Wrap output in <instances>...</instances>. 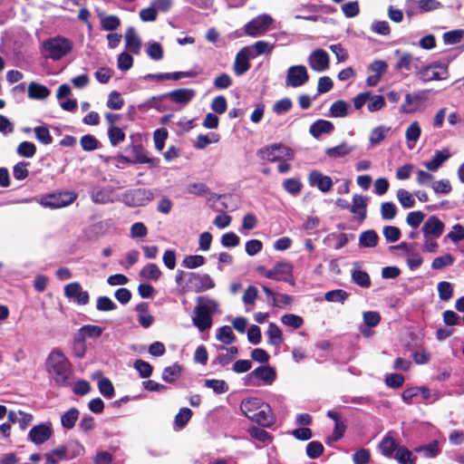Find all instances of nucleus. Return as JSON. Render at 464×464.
Here are the masks:
<instances>
[{
  "label": "nucleus",
  "mask_w": 464,
  "mask_h": 464,
  "mask_svg": "<svg viewBox=\"0 0 464 464\" xmlns=\"http://www.w3.org/2000/svg\"><path fill=\"white\" fill-rule=\"evenodd\" d=\"M425 92H418L413 93H407L405 95L404 102L401 105L399 111L401 113L411 114L417 111L421 102L425 100Z\"/></svg>",
  "instance_id": "nucleus-16"
},
{
  "label": "nucleus",
  "mask_w": 464,
  "mask_h": 464,
  "mask_svg": "<svg viewBox=\"0 0 464 464\" xmlns=\"http://www.w3.org/2000/svg\"><path fill=\"white\" fill-rule=\"evenodd\" d=\"M397 198L403 208H409L414 207L415 205V199L412 198L411 194L406 189H399L397 192Z\"/></svg>",
  "instance_id": "nucleus-61"
},
{
  "label": "nucleus",
  "mask_w": 464,
  "mask_h": 464,
  "mask_svg": "<svg viewBox=\"0 0 464 464\" xmlns=\"http://www.w3.org/2000/svg\"><path fill=\"white\" fill-rule=\"evenodd\" d=\"M50 90L43 84L32 82L28 86V97L34 100H44L50 95Z\"/></svg>",
  "instance_id": "nucleus-29"
},
{
  "label": "nucleus",
  "mask_w": 464,
  "mask_h": 464,
  "mask_svg": "<svg viewBox=\"0 0 464 464\" xmlns=\"http://www.w3.org/2000/svg\"><path fill=\"white\" fill-rule=\"evenodd\" d=\"M266 335L268 337V343L274 346H279L283 342L282 332L279 327L274 324L270 323L268 325V329L266 331Z\"/></svg>",
  "instance_id": "nucleus-35"
},
{
  "label": "nucleus",
  "mask_w": 464,
  "mask_h": 464,
  "mask_svg": "<svg viewBox=\"0 0 464 464\" xmlns=\"http://www.w3.org/2000/svg\"><path fill=\"white\" fill-rule=\"evenodd\" d=\"M256 154L260 160L267 162L281 161L283 159H294L293 150L282 143H274L265 146L259 149Z\"/></svg>",
  "instance_id": "nucleus-6"
},
{
  "label": "nucleus",
  "mask_w": 464,
  "mask_h": 464,
  "mask_svg": "<svg viewBox=\"0 0 464 464\" xmlns=\"http://www.w3.org/2000/svg\"><path fill=\"white\" fill-rule=\"evenodd\" d=\"M379 236L373 229H369L361 233L359 237V246L362 247L372 248L378 245Z\"/></svg>",
  "instance_id": "nucleus-30"
},
{
  "label": "nucleus",
  "mask_w": 464,
  "mask_h": 464,
  "mask_svg": "<svg viewBox=\"0 0 464 464\" xmlns=\"http://www.w3.org/2000/svg\"><path fill=\"white\" fill-rule=\"evenodd\" d=\"M79 419V411L76 408H71L61 417V423L66 430H72Z\"/></svg>",
  "instance_id": "nucleus-34"
},
{
  "label": "nucleus",
  "mask_w": 464,
  "mask_h": 464,
  "mask_svg": "<svg viewBox=\"0 0 464 464\" xmlns=\"http://www.w3.org/2000/svg\"><path fill=\"white\" fill-rule=\"evenodd\" d=\"M103 333V328L99 325L87 324L83 325L79 330V336L82 339L92 338L95 339L100 337Z\"/></svg>",
  "instance_id": "nucleus-36"
},
{
  "label": "nucleus",
  "mask_w": 464,
  "mask_h": 464,
  "mask_svg": "<svg viewBox=\"0 0 464 464\" xmlns=\"http://www.w3.org/2000/svg\"><path fill=\"white\" fill-rule=\"evenodd\" d=\"M205 386L218 394H223L228 391V385L223 380H205Z\"/></svg>",
  "instance_id": "nucleus-52"
},
{
  "label": "nucleus",
  "mask_w": 464,
  "mask_h": 464,
  "mask_svg": "<svg viewBox=\"0 0 464 464\" xmlns=\"http://www.w3.org/2000/svg\"><path fill=\"white\" fill-rule=\"evenodd\" d=\"M327 416L333 420H334L335 423L331 440H338L344 435L346 426L344 422L342 420L341 415L337 411H328Z\"/></svg>",
  "instance_id": "nucleus-26"
},
{
  "label": "nucleus",
  "mask_w": 464,
  "mask_h": 464,
  "mask_svg": "<svg viewBox=\"0 0 464 464\" xmlns=\"http://www.w3.org/2000/svg\"><path fill=\"white\" fill-rule=\"evenodd\" d=\"M107 107L111 110H121L124 105V100L117 91H112L109 94V98L106 103Z\"/></svg>",
  "instance_id": "nucleus-55"
},
{
  "label": "nucleus",
  "mask_w": 464,
  "mask_h": 464,
  "mask_svg": "<svg viewBox=\"0 0 464 464\" xmlns=\"http://www.w3.org/2000/svg\"><path fill=\"white\" fill-rule=\"evenodd\" d=\"M108 137L112 146H117L125 140L124 131L117 126H110L108 129Z\"/></svg>",
  "instance_id": "nucleus-41"
},
{
  "label": "nucleus",
  "mask_w": 464,
  "mask_h": 464,
  "mask_svg": "<svg viewBox=\"0 0 464 464\" xmlns=\"http://www.w3.org/2000/svg\"><path fill=\"white\" fill-rule=\"evenodd\" d=\"M218 350L220 351H226L227 353H219L216 358V362H218L219 364L225 366L232 362V360L237 356L238 353V349L236 346H231L229 348H226L223 345H220Z\"/></svg>",
  "instance_id": "nucleus-31"
},
{
  "label": "nucleus",
  "mask_w": 464,
  "mask_h": 464,
  "mask_svg": "<svg viewBox=\"0 0 464 464\" xmlns=\"http://www.w3.org/2000/svg\"><path fill=\"white\" fill-rule=\"evenodd\" d=\"M414 58L410 53H403L400 54L399 60L395 64V69L398 71L406 70L410 71L411 69V63Z\"/></svg>",
  "instance_id": "nucleus-59"
},
{
  "label": "nucleus",
  "mask_w": 464,
  "mask_h": 464,
  "mask_svg": "<svg viewBox=\"0 0 464 464\" xmlns=\"http://www.w3.org/2000/svg\"><path fill=\"white\" fill-rule=\"evenodd\" d=\"M29 162L20 161L16 163L13 168L14 178L17 180H24L29 175L28 166Z\"/></svg>",
  "instance_id": "nucleus-50"
},
{
  "label": "nucleus",
  "mask_w": 464,
  "mask_h": 464,
  "mask_svg": "<svg viewBox=\"0 0 464 464\" xmlns=\"http://www.w3.org/2000/svg\"><path fill=\"white\" fill-rule=\"evenodd\" d=\"M77 198L73 191H57L42 195L37 202L44 208H61L71 205Z\"/></svg>",
  "instance_id": "nucleus-7"
},
{
  "label": "nucleus",
  "mask_w": 464,
  "mask_h": 464,
  "mask_svg": "<svg viewBox=\"0 0 464 464\" xmlns=\"http://www.w3.org/2000/svg\"><path fill=\"white\" fill-rule=\"evenodd\" d=\"M309 80V74L305 66L293 65L288 68L285 85L290 87H300L306 83Z\"/></svg>",
  "instance_id": "nucleus-12"
},
{
  "label": "nucleus",
  "mask_w": 464,
  "mask_h": 464,
  "mask_svg": "<svg viewBox=\"0 0 464 464\" xmlns=\"http://www.w3.org/2000/svg\"><path fill=\"white\" fill-rule=\"evenodd\" d=\"M454 263V257L450 254H445L443 256H437L431 263L433 269H442L448 266H451Z\"/></svg>",
  "instance_id": "nucleus-54"
},
{
  "label": "nucleus",
  "mask_w": 464,
  "mask_h": 464,
  "mask_svg": "<svg viewBox=\"0 0 464 464\" xmlns=\"http://www.w3.org/2000/svg\"><path fill=\"white\" fill-rule=\"evenodd\" d=\"M464 36L463 29H456L448 31L443 34V41L447 44H459Z\"/></svg>",
  "instance_id": "nucleus-47"
},
{
  "label": "nucleus",
  "mask_w": 464,
  "mask_h": 464,
  "mask_svg": "<svg viewBox=\"0 0 464 464\" xmlns=\"http://www.w3.org/2000/svg\"><path fill=\"white\" fill-rule=\"evenodd\" d=\"M415 451L422 453L425 458H434L440 452V449L439 447V442L434 440L428 445L416 448Z\"/></svg>",
  "instance_id": "nucleus-40"
},
{
  "label": "nucleus",
  "mask_w": 464,
  "mask_h": 464,
  "mask_svg": "<svg viewBox=\"0 0 464 464\" xmlns=\"http://www.w3.org/2000/svg\"><path fill=\"white\" fill-rule=\"evenodd\" d=\"M329 55L323 49H316L308 57L309 66L315 72H324L329 68Z\"/></svg>",
  "instance_id": "nucleus-14"
},
{
  "label": "nucleus",
  "mask_w": 464,
  "mask_h": 464,
  "mask_svg": "<svg viewBox=\"0 0 464 464\" xmlns=\"http://www.w3.org/2000/svg\"><path fill=\"white\" fill-rule=\"evenodd\" d=\"M351 211L358 216V218L362 221L367 216V203L364 197L354 195L353 197V205Z\"/></svg>",
  "instance_id": "nucleus-27"
},
{
  "label": "nucleus",
  "mask_w": 464,
  "mask_h": 464,
  "mask_svg": "<svg viewBox=\"0 0 464 464\" xmlns=\"http://www.w3.org/2000/svg\"><path fill=\"white\" fill-rule=\"evenodd\" d=\"M447 237L454 244L464 239V227L461 224H455L452 230L448 233Z\"/></svg>",
  "instance_id": "nucleus-64"
},
{
  "label": "nucleus",
  "mask_w": 464,
  "mask_h": 464,
  "mask_svg": "<svg viewBox=\"0 0 464 464\" xmlns=\"http://www.w3.org/2000/svg\"><path fill=\"white\" fill-rule=\"evenodd\" d=\"M381 215L384 220H392L397 215V208L392 202H383L381 206Z\"/></svg>",
  "instance_id": "nucleus-58"
},
{
  "label": "nucleus",
  "mask_w": 464,
  "mask_h": 464,
  "mask_svg": "<svg viewBox=\"0 0 464 464\" xmlns=\"http://www.w3.org/2000/svg\"><path fill=\"white\" fill-rule=\"evenodd\" d=\"M73 43L64 36L51 37L44 41V56L53 61H59L72 52Z\"/></svg>",
  "instance_id": "nucleus-5"
},
{
  "label": "nucleus",
  "mask_w": 464,
  "mask_h": 464,
  "mask_svg": "<svg viewBox=\"0 0 464 464\" xmlns=\"http://www.w3.org/2000/svg\"><path fill=\"white\" fill-rule=\"evenodd\" d=\"M348 103L343 100L334 102L330 107V116L334 118H343L348 115Z\"/></svg>",
  "instance_id": "nucleus-39"
},
{
  "label": "nucleus",
  "mask_w": 464,
  "mask_h": 464,
  "mask_svg": "<svg viewBox=\"0 0 464 464\" xmlns=\"http://www.w3.org/2000/svg\"><path fill=\"white\" fill-rule=\"evenodd\" d=\"M250 50L251 58H255L258 55L270 53L274 45L266 41H257L252 46H248Z\"/></svg>",
  "instance_id": "nucleus-33"
},
{
  "label": "nucleus",
  "mask_w": 464,
  "mask_h": 464,
  "mask_svg": "<svg viewBox=\"0 0 464 464\" xmlns=\"http://www.w3.org/2000/svg\"><path fill=\"white\" fill-rule=\"evenodd\" d=\"M80 144L83 150L92 151L99 148V140L91 134L83 135L80 140Z\"/></svg>",
  "instance_id": "nucleus-49"
},
{
  "label": "nucleus",
  "mask_w": 464,
  "mask_h": 464,
  "mask_svg": "<svg viewBox=\"0 0 464 464\" xmlns=\"http://www.w3.org/2000/svg\"><path fill=\"white\" fill-rule=\"evenodd\" d=\"M353 282L361 287L367 288L371 285V279L365 271L356 269L352 273Z\"/></svg>",
  "instance_id": "nucleus-43"
},
{
  "label": "nucleus",
  "mask_w": 464,
  "mask_h": 464,
  "mask_svg": "<svg viewBox=\"0 0 464 464\" xmlns=\"http://www.w3.org/2000/svg\"><path fill=\"white\" fill-rule=\"evenodd\" d=\"M100 392L106 398L111 399L114 396V387L107 378H102L98 382Z\"/></svg>",
  "instance_id": "nucleus-57"
},
{
  "label": "nucleus",
  "mask_w": 464,
  "mask_h": 464,
  "mask_svg": "<svg viewBox=\"0 0 464 464\" xmlns=\"http://www.w3.org/2000/svg\"><path fill=\"white\" fill-rule=\"evenodd\" d=\"M130 150L133 159L132 163L136 164H144L148 163L152 166H156L159 163V159L157 158H149L147 156V151L145 148L141 144H130L128 148Z\"/></svg>",
  "instance_id": "nucleus-19"
},
{
  "label": "nucleus",
  "mask_w": 464,
  "mask_h": 464,
  "mask_svg": "<svg viewBox=\"0 0 464 464\" xmlns=\"http://www.w3.org/2000/svg\"><path fill=\"white\" fill-rule=\"evenodd\" d=\"M334 129V124L326 120H317L309 129L310 134L318 139L322 134L330 133Z\"/></svg>",
  "instance_id": "nucleus-25"
},
{
  "label": "nucleus",
  "mask_w": 464,
  "mask_h": 464,
  "mask_svg": "<svg viewBox=\"0 0 464 464\" xmlns=\"http://www.w3.org/2000/svg\"><path fill=\"white\" fill-rule=\"evenodd\" d=\"M293 301L292 296L283 294L281 292H266V302L273 306L278 308H285L291 304Z\"/></svg>",
  "instance_id": "nucleus-22"
},
{
  "label": "nucleus",
  "mask_w": 464,
  "mask_h": 464,
  "mask_svg": "<svg viewBox=\"0 0 464 464\" xmlns=\"http://www.w3.org/2000/svg\"><path fill=\"white\" fill-rule=\"evenodd\" d=\"M400 464H415L416 457L406 447H399L393 456Z\"/></svg>",
  "instance_id": "nucleus-32"
},
{
  "label": "nucleus",
  "mask_w": 464,
  "mask_h": 464,
  "mask_svg": "<svg viewBox=\"0 0 464 464\" xmlns=\"http://www.w3.org/2000/svg\"><path fill=\"white\" fill-rule=\"evenodd\" d=\"M240 410L246 417L263 427H270L275 422L270 406L259 399L251 398L242 401Z\"/></svg>",
  "instance_id": "nucleus-2"
},
{
  "label": "nucleus",
  "mask_w": 464,
  "mask_h": 464,
  "mask_svg": "<svg viewBox=\"0 0 464 464\" xmlns=\"http://www.w3.org/2000/svg\"><path fill=\"white\" fill-rule=\"evenodd\" d=\"M416 74L418 78L423 82L443 81L449 77L448 64L440 62H433L428 65L420 67Z\"/></svg>",
  "instance_id": "nucleus-9"
},
{
  "label": "nucleus",
  "mask_w": 464,
  "mask_h": 464,
  "mask_svg": "<svg viewBox=\"0 0 464 464\" xmlns=\"http://www.w3.org/2000/svg\"><path fill=\"white\" fill-rule=\"evenodd\" d=\"M34 134L36 139L44 145H49L53 142V137L49 129L45 125L37 126L34 128Z\"/></svg>",
  "instance_id": "nucleus-44"
},
{
  "label": "nucleus",
  "mask_w": 464,
  "mask_h": 464,
  "mask_svg": "<svg viewBox=\"0 0 464 464\" xmlns=\"http://www.w3.org/2000/svg\"><path fill=\"white\" fill-rule=\"evenodd\" d=\"M281 322L287 325V326H290L294 329H298L300 328L303 324H304V320L301 316L299 315H295V314H285L281 317Z\"/></svg>",
  "instance_id": "nucleus-62"
},
{
  "label": "nucleus",
  "mask_w": 464,
  "mask_h": 464,
  "mask_svg": "<svg viewBox=\"0 0 464 464\" xmlns=\"http://www.w3.org/2000/svg\"><path fill=\"white\" fill-rule=\"evenodd\" d=\"M444 227V223L437 216H430L423 224L421 231L424 237H432L438 238L443 234Z\"/></svg>",
  "instance_id": "nucleus-15"
},
{
  "label": "nucleus",
  "mask_w": 464,
  "mask_h": 464,
  "mask_svg": "<svg viewBox=\"0 0 464 464\" xmlns=\"http://www.w3.org/2000/svg\"><path fill=\"white\" fill-rule=\"evenodd\" d=\"M16 152L18 153V155H20L21 157H24V158H33L35 153H36V146L31 142V141H22L17 149H16Z\"/></svg>",
  "instance_id": "nucleus-42"
},
{
  "label": "nucleus",
  "mask_w": 464,
  "mask_h": 464,
  "mask_svg": "<svg viewBox=\"0 0 464 464\" xmlns=\"http://www.w3.org/2000/svg\"><path fill=\"white\" fill-rule=\"evenodd\" d=\"M273 19L268 14H261L245 25V32L247 35L257 36L267 31L269 26L272 24Z\"/></svg>",
  "instance_id": "nucleus-11"
},
{
  "label": "nucleus",
  "mask_w": 464,
  "mask_h": 464,
  "mask_svg": "<svg viewBox=\"0 0 464 464\" xmlns=\"http://www.w3.org/2000/svg\"><path fill=\"white\" fill-rule=\"evenodd\" d=\"M259 380H262L266 384H272L276 377V372L274 368L269 365L260 366L255 369L250 374Z\"/></svg>",
  "instance_id": "nucleus-23"
},
{
  "label": "nucleus",
  "mask_w": 464,
  "mask_h": 464,
  "mask_svg": "<svg viewBox=\"0 0 464 464\" xmlns=\"http://www.w3.org/2000/svg\"><path fill=\"white\" fill-rule=\"evenodd\" d=\"M352 150V147H349L346 142H343L335 147L326 149L325 154L331 159H339L348 155Z\"/></svg>",
  "instance_id": "nucleus-37"
},
{
  "label": "nucleus",
  "mask_w": 464,
  "mask_h": 464,
  "mask_svg": "<svg viewBox=\"0 0 464 464\" xmlns=\"http://www.w3.org/2000/svg\"><path fill=\"white\" fill-rule=\"evenodd\" d=\"M283 188L291 195L296 196L302 190V182L295 178L287 179L283 182Z\"/></svg>",
  "instance_id": "nucleus-46"
},
{
  "label": "nucleus",
  "mask_w": 464,
  "mask_h": 464,
  "mask_svg": "<svg viewBox=\"0 0 464 464\" xmlns=\"http://www.w3.org/2000/svg\"><path fill=\"white\" fill-rule=\"evenodd\" d=\"M161 276V271L159 266L154 263L147 264L140 271V276L148 280H158Z\"/></svg>",
  "instance_id": "nucleus-38"
},
{
  "label": "nucleus",
  "mask_w": 464,
  "mask_h": 464,
  "mask_svg": "<svg viewBox=\"0 0 464 464\" xmlns=\"http://www.w3.org/2000/svg\"><path fill=\"white\" fill-rule=\"evenodd\" d=\"M53 433L51 422H44L34 426L30 430L27 439L35 445H42L53 436Z\"/></svg>",
  "instance_id": "nucleus-13"
},
{
  "label": "nucleus",
  "mask_w": 464,
  "mask_h": 464,
  "mask_svg": "<svg viewBox=\"0 0 464 464\" xmlns=\"http://www.w3.org/2000/svg\"><path fill=\"white\" fill-rule=\"evenodd\" d=\"M126 49L134 54L140 51L141 42L133 27H129L125 33Z\"/></svg>",
  "instance_id": "nucleus-24"
},
{
  "label": "nucleus",
  "mask_w": 464,
  "mask_h": 464,
  "mask_svg": "<svg viewBox=\"0 0 464 464\" xmlns=\"http://www.w3.org/2000/svg\"><path fill=\"white\" fill-rule=\"evenodd\" d=\"M66 449L64 447L51 450L45 454V464H57L65 458Z\"/></svg>",
  "instance_id": "nucleus-51"
},
{
  "label": "nucleus",
  "mask_w": 464,
  "mask_h": 464,
  "mask_svg": "<svg viewBox=\"0 0 464 464\" xmlns=\"http://www.w3.org/2000/svg\"><path fill=\"white\" fill-rule=\"evenodd\" d=\"M308 182L311 187H316L320 191L326 193L333 187L331 177L324 175L319 170H312L308 175Z\"/></svg>",
  "instance_id": "nucleus-17"
},
{
  "label": "nucleus",
  "mask_w": 464,
  "mask_h": 464,
  "mask_svg": "<svg viewBox=\"0 0 464 464\" xmlns=\"http://www.w3.org/2000/svg\"><path fill=\"white\" fill-rule=\"evenodd\" d=\"M390 130V128L384 126H378L374 128L370 134L369 140L372 145H377L381 143L385 138L386 133Z\"/></svg>",
  "instance_id": "nucleus-45"
},
{
  "label": "nucleus",
  "mask_w": 464,
  "mask_h": 464,
  "mask_svg": "<svg viewBox=\"0 0 464 464\" xmlns=\"http://www.w3.org/2000/svg\"><path fill=\"white\" fill-rule=\"evenodd\" d=\"M195 95L196 92L193 89L181 88L167 92L160 98H169L175 103L186 105L192 101Z\"/></svg>",
  "instance_id": "nucleus-18"
},
{
  "label": "nucleus",
  "mask_w": 464,
  "mask_h": 464,
  "mask_svg": "<svg viewBox=\"0 0 464 464\" xmlns=\"http://www.w3.org/2000/svg\"><path fill=\"white\" fill-rule=\"evenodd\" d=\"M217 339L225 344L232 343L235 341V335L230 326L224 325L217 333Z\"/></svg>",
  "instance_id": "nucleus-48"
},
{
  "label": "nucleus",
  "mask_w": 464,
  "mask_h": 464,
  "mask_svg": "<svg viewBox=\"0 0 464 464\" xmlns=\"http://www.w3.org/2000/svg\"><path fill=\"white\" fill-rule=\"evenodd\" d=\"M256 270L261 276L266 278L288 282L292 286L295 285L293 266L289 263H277L271 269H267L264 266H259Z\"/></svg>",
  "instance_id": "nucleus-8"
},
{
  "label": "nucleus",
  "mask_w": 464,
  "mask_h": 464,
  "mask_svg": "<svg viewBox=\"0 0 464 464\" xmlns=\"http://www.w3.org/2000/svg\"><path fill=\"white\" fill-rule=\"evenodd\" d=\"M450 158V153L448 149H443L441 150H436L432 159L424 163V166L430 171L438 170L442 164Z\"/></svg>",
  "instance_id": "nucleus-21"
},
{
  "label": "nucleus",
  "mask_w": 464,
  "mask_h": 464,
  "mask_svg": "<svg viewBox=\"0 0 464 464\" xmlns=\"http://www.w3.org/2000/svg\"><path fill=\"white\" fill-rule=\"evenodd\" d=\"M217 309L218 304L216 301L204 296L198 298V304L194 309L192 321L200 332H203L211 326V316L216 313Z\"/></svg>",
  "instance_id": "nucleus-4"
},
{
  "label": "nucleus",
  "mask_w": 464,
  "mask_h": 464,
  "mask_svg": "<svg viewBox=\"0 0 464 464\" xmlns=\"http://www.w3.org/2000/svg\"><path fill=\"white\" fill-rule=\"evenodd\" d=\"M378 448L383 456L393 458L399 446L392 437L386 435L379 443Z\"/></svg>",
  "instance_id": "nucleus-28"
},
{
  "label": "nucleus",
  "mask_w": 464,
  "mask_h": 464,
  "mask_svg": "<svg viewBox=\"0 0 464 464\" xmlns=\"http://www.w3.org/2000/svg\"><path fill=\"white\" fill-rule=\"evenodd\" d=\"M153 198L154 193L145 188L129 189L122 195L124 204L132 208L145 206Z\"/></svg>",
  "instance_id": "nucleus-10"
},
{
  "label": "nucleus",
  "mask_w": 464,
  "mask_h": 464,
  "mask_svg": "<svg viewBox=\"0 0 464 464\" xmlns=\"http://www.w3.org/2000/svg\"><path fill=\"white\" fill-rule=\"evenodd\" d=\"M175 278L183 290H208L215 287L213 279L208 274L179 270Z\"/></svg>",
  "instance_id": "nucleus-3"
},
{
  "label": "nucleus",
  "mask_w": 464,
  "mask_h": 464,
  "mask_svg": "<svg viewBox=\"0 0 464 464\" xmlns=\"http://www.w3.org/2000/svg\"><path fill=\"white\" fill-rule=\"evenodd\" d=\"M69 302L80 305L86 304L89 302L88 292H64Z\"/></svg>",
  "instance_id": "nucleus-53"
},
{
  "label": "nucleus",
  "mask_w": 464,
  "mask_h": 464,
  "mask_svg": "<svg viewBox=\"0 0 464 464\" xmlns=\"http://www.w3.org/2000/svg\"><path fill=\"white\" fill-rule=\"evenodd\" d=\"M133 366L141 378H149L152 373V366L143 360H136Z\"/></svg>",
  "instance_id": "nucleus-63"
},
{
  "label": "nucleus",
  "mask_w": 464,
  "mask_h": 464,
  "mask_svg": "<svg viewBox=\"0 0 464 464\" xmlns=\"http://www.w3.org/2000/svg\"><path fill=\"white\" fill-rule=\"evenodd\" d=\"M250 50L248 47H244L237 53L233 68L237 75H242L250 69Z\"/></svg>",
  "instance_id": "nucleus-20"
},
{
  "label": "nucleus",
  "mask_w": 464,
  "mask_h": 464,
  "mask_svg": "<svg viewBox=\"0 0 464 464\" xmlns=\"http://www.w3.org/2000/svg\"><path fill=\"white\" fill-rule=\"evenodd\" d=\"M232 78L226 72L218 75L213 82V85L217 90L227 89L232 85Z\"/></svg>",
  "instance_id": "nucleus-60"
},
{
  "label": "nucleus",
  "mask_w": 464,
  "mask_h": 464,
  "mask_svg": "<svg viewBox=\"0 0 464 464\" xmlns=\"http://www.w3.org/2000/svg\"><path fill=\"white\" fill-rule=\"evenodd\" d=\"M46 372L49 378L56 385H66L71 374V364L66 356L60 350H53L50 353L45 362Z\"/></svg>",
  "instance_id": "nucleus-1"
},
{
  "label": "nucleus",
  "mask_w": 464,
  "mask_h": 464,
  "mask_svg": "<svg viewBox=\"0 0 464 464\" xmlns=\"http://www.w3.org/2000/svg\"><path fill=\"white\" fill-rule=\"evenodd\" d=\"M206 262V259L203 256H199V255H191V256H187L183 261H182V265L187 267V268H197V267H199L201 266H203Z\"/></svg>",
  "instance_id": "nucleus-56"
}]
</instances>
